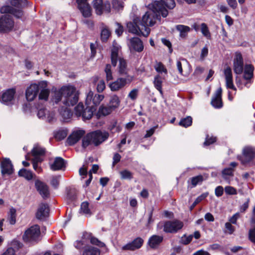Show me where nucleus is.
<instances>
[{
  "mask_svg": "<svg viewBox=\"0 0 255 255\" xmlns=\"http://www.w3.org/2000/svg\"><path fill=\"white\" fill-rule=\"evenodd\" d=\"M128 32L138 35H143L144 29L141 28L139 21L135 19L132 22H129L127 25Z\"/></svg>",
  "mask_w": 255,
  "mask_h": 255,
  "instance_id": "nucleus-12",
  "label": "nucleus"
},
{
  "mask_svg": "<svg viewBox=\"0 0 255 255\" xmlns=\"http://www.w3.org/2000/svg\"><path fill=\"white\" fill-rule=\"evenodd\" d=\"M35 185L37 190L42 198H47L49 197V191L48 187L46 184L39 180H36L35 182Z\"/></svg>",
  "mask_w": 255,
  "mask_h": 255,
  "instance_id": "nucleus-23",
  "label": "nucleus"
},
{
  "mask_svg": "<svg viewBox=\"0 0 255 255\" xmlns=\"http://www.w3.org/2000/svg\"><path fill=\"white\" fill-rule=\"evenodd\" d=\"M104 97L103 95L95 94L92 91H90L87 95L86 104L90 107L96 108L103 100Z\"/></svg>",
  "mask_w": 255,
  "mask_h": 255,
  "instance_id": "nucleus-8",
  "label": "nucleus"
},
{
  "mask_svg": "<svg viewBox=\"0 0 255 255\" xmlns=\"http://www.w3.org/2000/svg\"><path fill=\"white\" fill-rule=\"evenodd\" d=\"M37 109L38 110L37 115L38 118L45 120L49 123L53 122L55 117L54 112H49L45 108H40L38 107Z\"/></svg>",
  "mask_w": 255,
  "mask_h": 255,
  "instance_id": "nucleus-13",
  "label": "nucleus"
},
{
  "mask_svg": "<svg viewBox=\"0 0 255 255\" xmlns=\"http://www.w3.org/2000/svg\"><path fill=\"white\" fill-rule=\"evenodd\" d=\"M32 154L33 156H40L43 155L45 153V149L40 147L36 146L34 147L31 151Z\"/></svg>",
  "mask_w": 255,
  "mask_h": 255,
  "instance_id": "nucleus-50",
  "label": "nucleus"
},
{
  "mask_svg": "<svg viewBox=\"0 0 255 255\" xmlns=\"http://www.w3.org/2000/svg\"><path fill=\"white\" fill-rule=\"evenodd\" d=\"M158 2H153L149 4V10L142 16V19L139 21L141 28L144 29L143 36L147 37L150 33V29L149 26H152L156 22V19H160V14L163 17H166L168 11L159 5Z\"/></svg>",
  "mask_w": 255,
  "mask_h": 255,
  "instance_id": "nucleus-1",
  "label": "nucleus"
},
{
  "mask_svg": "<svg viewBox=\"0 0 255 255\" xmlns=\"http://www.w3.org/2000/svg\"><path fill=\"white\" fill-rule=\"evenodd\" d=\"M193 239V235H190L189 236H186V235H184L181 238L180 242L182 244L184 245H188L192 241Z\"/></svg>",
  "mask_w": 255,
  "mask_h": 255,
  "instance_id": "nucleus-55",
  "label": "nucleus"
},
{
  "mask_svg": "<svg viewBox=\"0 0 255 255\" xmlns=\"http://www.w3.org/2000/svg\"><path fill=\"white\" fill-rule=\"evenodd\" d=\"M111 36V31L109 28L106 26H103L101 31V40L102 42H107Z\"/></svg>",
  "mask_w": 255,
  "mask_h": 255,
  "instance_id": "nucleus-36",
  "label": "nucleus"
},
{
  "mask_svg": "<svg viewBox=\"0 0 255 255\" xmlns=\"http://www.w3.org/2000/svg\"><path fill=\"white\" fill-rule=\"evenodd\" d=\"M121 49V46L116 42H114L113 47L111 49V59L112 65L115 67L118 62L119 58H122L119 55V51Z\"/></svg>",
  "mask_w": 255,
  "mask_h": 255,
  "instance_id": "nucleus-20",
  "label": "nucleus"
},
{
  "mask_svg": "<svg viewBox=\"0 0 255 255\" xmlns=\"http://www.w3.org/2000/svg\"><path fill=\"white\" fill-rule=\"evenodd\" d=\"M47 82L46 81H41L39 82V100L47 101L50 94L49 90L47 88Z\"/></svg>",
  "mask_w": 255,
  "mask_h": 255,
  "instance_id": "nucleus-17",
  "label": "nucleus"
},
{
  "mask_svg": "<svg viewBox=\"0 0 255 255\" xmlns=\"http://www.w3.org/2000/svg\"><path fill=\"white\" fill-rule=\"evenodd\" d=\"M64 92L63 103L67 106H73L78 101V94L76 88L72 86H65L62 87Z\"/></svg>",
  "mask_w": 255,
  "mask_h": 255,
  "instance_id": "nucleus-4",
  "label": "nucleus"
},
{
  "mask_svg": "<svg viewBox=\"0 0 255 255\" xmlns=\"http://www.w3.org/2000/svg\"><path fill=\"white\" fill-rule=\"evenodd\" d=\"M119 64L118 66V73L121 75H128V69L126 61L123 58H119L118 59Z\"/></svg>",
  "mask_w": 255,
  "mask_h": 255,
  "instance_id": "nucleus-28",
  "label": "nucleus"
},
{
  "mask_svg": "<svg viewBox=\"0 0 255 255\" xmlns=\"http://www.w3.org/2000/svg\"><path fill=\"white\" fill-rule=\"evenodd\" d=\"M96 111V108L94 107H90L87 106V107L85 109L82 115L84 120L90 119L93 115V113Z\"/></svg>",
  "mask_w": 255,
  "mask_h": 255,
  "instance_id": "nucleus-37",
  "label": "nucleus"
},
{
  "mask_svg": "<svg viewBox=\"0 0 255 255\" xmlns=\"http://www.w3.org/2000/svg\"><path fill=\"white\" fill-rule=\"evenodd\" d=\"M192 123V119L191 117L188 116L186 118L182 119L180 121L179 125L185 128H187L191 125Z\"/></svg>",
  "mask_w": 255,
  "mask_h": 255,
  "instance_id": "nucleus-46",
  "label": "nucleus"
},
{
  "mask_svg": "<svg viewBox=\"0 0 255 255\" xmlns=\"http://www.w3.org/2000/svg\"><path fill=\"white\" fill-rule=\"evenodd\" d=\"M222 92V88L220 87L216 90L214 95L212 97L211 104L215 108H221L223 106Z\"/></svg>",
  "mask_w": 255,
  "mask_h": 255,
  "instance_id": "nucleus-21",
  "label": "nucleus"
},
{
  "mask_svg": "<svg viewBox=\"0 0 255 255\" xmlns=\"http://www.w3.org/2000/svg\"><path fill=\"white\" fill-rule=\"evenodd\" d=\"M235 231V227L232 226V224H231V223L227 222L225 223V230L224 231V232L225 234H227L229 235H232L234 233Z\"/></svg>",
  "mask_w": 255,
  "mask_h": 255,
  "instance_id": "nucleus-51",
  "label": "nucleus"
},
{
  "mask_svg": "<svg viewBox=\"0 0 255 255\" xmlns=\"http://www.w3.org/2000/svg\"><path fill=\"white\" fill-rule=\"evenodd\" d=\"M129 48L137 52L143 51L144 46L142 41L138 37H133L129 40Z\"/></svg>",
  "mask_w": 255,
  "mask_h": 255,
  "instance_id": "nucleus-22",
  "label": "nucleus"
},
{
  "mask_svg": "<svg viewBox=\"0 0 255 255\" xmlns=\"http://www.w3.org/2000/svg\"><path fill=\"white\" fill-rule=\"evenodd\" d=\"M78 8L84 17H89L92 15V8L89 4L78 7Z\"/></svg>",
  "mask_w": 255,
  "mask_h": 255,
  "instance_id": "nucleus-32",
  "label": "nucleus"
},
{
  "mask_svg": "<svg viewBox=\"0 0 255 255\" xmlns=\"http://www.w3.org/2000/svg\"><path fill=\"white\" fill-rule=\"evenodd\" d=\"M254 67L251 64L246 65L245 67L244 78L246 80H251L254 76Z\"/></svg>",
  "mask_w": 255,
  "mask_h": 255,
  "instance_id": "nucleus-30",
  "label": "nucleus"
},
{
  "mask_svg": "<svg viewBox=\"0 0 255 255\" xmlns=\"http://www.w3.org/2000/svg\"><path fill=\"white\" fill-rule=\"evenodd\" d=\"M83 236L86 238V237H89L90 240V243L94 245L97 246L99 247H104L105 246V244L99 241L97 238L94 237H91V235L89 234L88 233H86L84 235H83Z\"/></svg>",
  "mask_w": 255,
  "mask_h": 255,
  "instance_id": "nucleus-42",
  "label": "nucleus"
},
{
  "mask_svg": "<svg viewBox=\"0 0 255 255\" xmlns=\"http://www.w3.org/2000/svg\"><path fill=\"white\" fill-rule=\"evenodd\" d=\"M86 244V242L84 239L80 241H77L74 243L75 247L78 249L81 250L83 248V246Z\"/></svg>",
  "mask_w": 255,
  "mask_h": 255,
  "instance_id": "nucleus-63",
  "label": "nucleus"
},
{
  "mask_svg": "<svg viewBox=\"0 0 255 255\" xmlns=\"http://www.w3.org/2000/svg\"><path fill=\"white\" fill-rule=\"evenodd\" d=\"M106 88V84L104 80H100L97 86V91L99 93L103 92Z\"/></svg>",
  "mask_w": 255,
  "mask_h": 255,
  "instance_id": "nucleus-57",
  "label": "nucleus"
},
{
  "mask_svg": "<svg viewBox=\"0 0 255 255\" xmlns=\"http://www.w3.org/2000/svg\"><path fill=\"white\" fill-rule=\"evenodd\" d=\"M121 178L123 179H131L132 178V173L128 170H124L120 172Z\"/></svg>",
  "mask_w": 255,
  "mask_h": 255,
  "instance_id": "nucleus-52",
  "label": "nucleus"
},
{
  "mask_svg": "<svg viewBox=\"0 0 255 255\" xmlns=\"http://www.w3.org/2000/svg\"><path fill=\"white\" fill-rule=\"evenodd\" d=\"M120 103L119 97L117 95H114L110 98L109 106L114 111L119 107Z\"/></svg>",
  "mask_w": 255,
  "mask_h": 255,
  "instance_id": "nucleus-33",
  "label": "nucleus"
},
{
  "mask_svg": "<svg viewBox=\"0 0 255 255\" xmlns=\"http://www.w3.org/2000/svg\"><path fill=\"white\" fill-rule=\"evenodd\" d=\"M176 66L178 72L181 75L187 76L190 74L191 72L190 65L186 59H182V61H177Z\"/></svg>",
  "mask_w": 255,
  "mask_h": 255,
  "instance_id": "nucleus-16",
  "label": "nucleus"
},
{
  "mask_svg": "<svg viewBox=\"0 0 255 255\" xmlns=\"http://www.w3.org/2000/svg\"><path fill=\"white\" fill-rule=\"evenodd\" d=\"M153 83L155 88L160 92L161 94H162V80L161 77L159 75H157L156 76H155Z\"/></svg>",
  "mask_w": 255,
  "mask_h": 255,
  "instance_id": "nucleus-44",
  "label": "nucleus"
},
{
  "mask_svg": "<svg viewBox=\"0 0 255 255\" xmlns=\"http://www.w3.org/2000/svg\"><path fill=\"white\" fill-rule=\"evenodd\" d=\"M15 91L14 89H8L1 96V101L3 103L8 105L13 100Z\"/></svg>",
  "mask_w": 255,
  "mask_h": 255,
  "instance_id": "nucleus-27",
  "label": "nucleus"
},
{
  "mask_svg": "<svg viewBox=\"0 0 255 255\" xmlns=\"http://www.w3.org/2000/svg\"><path fill=\"white\" fill-rule=\"evenodd\" d=\"M255 149L251 147H246L243 149V155L239 159L243 164L250 162L254 158Z\"/></svg>",
  "mask_w": 255,
  "mask_h": 255,
  "instance_id": "nucleus-11",
  "label": "nucleus"
},
{
  "mask_svg": "<svg viewBox=\"0 0 255 255\" xmlns=\"http://www.w3.org/2000/svg\"><path fill=\"white\" fill-rule=\"evenodd\" d=\"M16 218V210L14 208H11L9 210L8 220L11 225H13L15 223Z\"/></svg>",
  "mask_w": 255,
  "mask_h": 255,
  "instance_id": "nucleus-48",
  "label": "nucleus"
},
{
  "mask_svg": "<svg viewBox=\"0 0 255 255\" xmlns=\"http://www.w3.org/2000/svg\"><path fill=\"white\" fill-rule=\"evenodd\" d=\"M109 136V133L106 131L97 130L88 133L82 140V146L84 148L89 145L93 144L98 146L107 140Z\"/></svg>",
  "mask_w": 255,
  "mask_h": 255,
  "instance_id": "nucleus-3",
  "label": "nucleus"
},
{
  "mask_svg": "<svg viewBox=\"0 0 255 255\" xmlns=\"http://www.w3.org/2000/svg\"><path fill=\"white\" fill-rule=\"evenodd\" d=\"M203 177L202 175H198L190 178L191 188L195 187L198 184H200L203 181Z\"/></svg>",
  "mask_w": 255,
  "mask_h": 255,
  "instance_id": "nucleus-45",
  "label": "nucleus"
},
{
  "mask_svg": "<svg viewBox=\"0 0 255 255\" xmlns=\"http://www.w3.org/2000/svg\"><path fill=\"white\" fill-rule=\"evenodd\" d=\"M23 241L26 243H36L41 240L40 227L34 225L28 228L22 236Z\"/></svg>",
  "mask_w": 255,
  "mask_h": 255,
  "instance_id": "nucleus-6",
  "label": "nucleus"
},
{
  "mask_svg": "<svg viewBox=\"0 0 255 255\" xmlns=\"http://www.w3.org/2000/svg\"><path fill=\"white\" fill-rule=\"evenodd\" d=\"M0 171L3 176L10 175L14 172V168L11 161L9 158H4L0 163Z\"/></svg>",
  "mask_w": 255,
  "mask_h": 255,
  "instance_id": "nucleus-10",
  "label": "nucleus"
},
{
  "mask_svg": "<svg viewBox=\"0 0 255 255\" xmlns=\"http://www.w3.org/2000/svg\"><path fill=\"white\" fill-rule=\"evenodd\" d=\"M59 113L64 120H67L70 119L72 116V112L69 108L67 107L62 108L60 110Z\"/></svg>",
  "mask_w": 255,
  "mask_h": 255,
  "instance_id": "nucleus-41",
  "label": "nucleus"
},
{
  "mask_svg": "<svg viewBox=\"0 0 255 255\" xmlns=\"http://www.w3.org/2000/svg\"><path fill=\"white\" fill-rule=\"evenodd\" d=\"M39 92V84L30 85L26 90L25 97L28 101H32L37 97Z\"/></svg>",
  "mask_w": 255,
  "mask_h": 255,
  "instance_id": "nucleus-14",
  "label": "nucleus"
},
{
  "mask_svg": "<svg viewBox=\"0 0 255 255\" xmlns=\"http://www.w3.org/2000/svg\"><path fill=\"white\" fill-rule=\"evenodd\" d=\"M156 71L158 73H167V70L164 66L161 63H158L155 66Z\"/></svg>",
  "mask_w": 255,
  "mask_h": 255,
  "instance_id": "nucleus-59",
  "label": "nucleus"
},
{
  "mask_svg": "<svg viewBox=\"0 0 255 255\" xmlns=\"http://www.w3.org/2000/svg\"><path fill=\"white\" fill-rule=\"evenodd\" d=\"M113 110L108 105H101L98 110V114L100 116H106L111 114Z\"/></svg>",
  "mask_w": 255,
  "mask_h": 255,
  "instance_id": "nucleus-40",
  "label": "nucleus"
},
{
  "mask_svg": "<svg viewBox=\"0 0 255 255\" xmlns=\"http://www.w3.org/2000/svg\"><path fill=\"white\" fill-rule=\"evenodd\" d=\"M208 195V193L206 192L202 194L201 195L198 196L194 201L192 205L190 207V210H192L197 204L200 203L201 201L205 199Z\"/></svg>",
  "mask_w": 255,
  "mask_h": 255,
  "instance_id": "nucleus-47",
  "label": "nucleus"
},
{
  "mask_svg": "<svg viewBox=\"0 0 255 255\" xmlns=\"http://www.w3.org/2000/svg\"><path fill=\"white\" fill-rule=\"evenodd\" d=\"M0 11L5 13L0 16V32L6 33L11 31L14 25V22L9 14H13L16 18H21L23 15L22 11L16 9L9 5H5L1 7Z\"/></svg>",
  "mask_w": 255,
  "mask_h": 255,
  "instance_id": "nucleus-2",
  "label": "nucleus"
},
{
  "mask_svg": "<svg viewBox=\"0 0 255 255\" xmlns=\"http://www.w3.org/2000/svg\"><path fill=\"white\" fill-rule=\"evenodd\" d=\"M64 97V92L62 90V87L57 91H55L53 97V101L55 103H58L62 100L63 101Z\"/></svg>",
  "mask_w": 255,
  "mask_h": 255,
  "instance_id": "nucleus-43",
  "label": "nucleus"
},
{
  "mask_svg": "<svg viewBox=\"0 0 255 255\" xmlns=\"http://www.w3.org/2000/svg\"><path fill=\"white\" fill-rule=\"evenodd\" d=\"M133 80V77L127 75L126 77H119L114 82L110 83L109 87L112 92H117L129 84Z\"/></svg>",
  "mask_w": 255,
  "mask_h": 255,
  "instance_id": "nucleus-7",
  "label": "nucleus"
},
{
  "mask_svg": "<svg viewBox=\"0 0 255 255\" xmlns=\"http://www.w3.org/2000/svg\"><path fill=\"white\" fill-rule=\"evenodd\" d=\"M93 5L98 15H101L104 11L109 13L111 10L110 3L107 2L103 4L102 0H94Z\"/></svg>",
  "mask_w": 255,
  "mask_h": 255,
  "instance_id": "nucleus-9",
  "label": "nucleus"
},
{
  "mask_svg": "<svg viewBox=\"0 0 255 255\" xmlns=\"http://www.w3.org/2000/svg\"><path fill=\"white\" fill-rule=\"evenodd\" d=\"M85 131L83 130H79L72 132L68 137L67 142L68 144L72 145L77 142L84 135Z\"/></svg>",
  "mask_w": 255,
  "mask_h": 255,
  "instance_id": "nucleus-24",
  "label": "nucleus"
},
{
  "mask_svg": "<svg viewBox=\"0 0 255 255\" xmlns=\"http://www.w3.org/2000/svg\"><path fill=\"white\" fill-rule=\"evenodd\" d=\"M18 174L19 176L22 177L27 180H31L34 175L31 171L28 170L25 168L20 169L18 171Z\"/></svg>",
  "mask_w": 255,
  "mask_h": 255,
  "instance_id": "nucleus-38",
  "label": "nucleus"
},
{
  "mask_svg": "<svg viewBox=\"0 0 255 255\" xmlns=\"http://www.w3.org/2000/svg\"><path fill=\"white\" fill-rule=\"evenodd\" d=\"M143 243V240L138 237L135 239L131 243H129L122 247L123 250L134 251L141 248Z\"/></svg>",
  "mask_w": 255,
  "mask_h": 255,
  "instance_id": "nucleus-19",
  "label": "nucleus"
},
{
  "mask_svg": "<svg viewBox=\"0 0 255 255\" xmlns=\"http://www.w3.org/2000/svg\"><path fill=\"white\" fill-rule=\"evenodd\" d=\"M122 0H113V7L116 9H120L123 8V3L121 1Z\"/></svg>",
  "mask_w": 255,
  "mask_h": 255,
  "instance_id": "nucleus-61",
  "label": "nucleus"
},
{
  "mask_svg": "<svg viewBox=\"0 0 255 255\" xmlns=\"http://www.w3.org/2000/svg\"><path fill=\"white\" fill-rule=\"evenodd\" d=\"M100 250L92 246L85 247L83 252L82 255H100Z\"/></svg>",
  "mask_w": 255,
  "mask_h": 255,
  "instance_id": "nucleus-31",
  "label": "nucleus"
},
{
  "mask_svg": "<svg viewBox=\"0 0 255 255\" xmlns=\"http://www.w3.org/2000/svg\"><path fill=\"white\" fill-rule=\"evenodd\" d=\"M163 237L153 235L148 240V245L152 249L157 248L163 241Z\"/></svg>",
  "mask_w": 255,
  "mask_h": 255,
  "instance_id": "nucleus-29",
  "label": "nucleus"
},
{
  "mask_svg": "<svg viewBox=\"0 0 255 255\" xmlns=\"http://www.w3.org/2000/svg\"><path fill=\"white\" fill-rule=\"evenodd\" d=\"M233 69L237 74H241L244 70V62L242 56L240 53H236L234 60Z\"/></svg>",
  "mask_w": 255,
  "mask_h": 255,
  "instance_id": "nucleus-15",
  "label": "nucleus"
},
{
  "mask_svg": "<svg viewBox=\"0 0 255 255\" xmlns=\"http://www.w3.org/2000/svg\"><path fill=\"white\" fill-rule=\"evenodd\" d=\"M160 3L159 5L167 9L166 7L169 9H173L175 6L174 0H160V1H155Z\"/></svg>",
  "mask_w": 255,
  "mask_h": 255,
  "instance_id": "nucleus-34",
  "label": "nucleus"
},
{
  "mask_svg": "<svg viewBox=\"0 0 255 255\" xmlns=\"http://www.w3.org/2000/svg\"><path fill=\"white\" fill-rule=\"evenodd\" d=\"M26 2V0H11V4L15 7H20L24 6Z\"/></svg>",
  "mask_w": 255,
  "mask_h": 255,
  "instance_id": "nucleus-56",
  "label": "nucleus"
},
{
  "mask_svg": "<svg viewBox=\"0 0 255 255\" xmlns=\"http://www.w3.org/2000/svg\"><path fill=\"white\" fill-rule=\"evenodd\" d=\"M183 223L178 220L167 221L160 222L157 225L158 229L163 228V231L166 233L174 234L178 232L183 227Z\"/></svg>",
  "mask_w": 255,
  "mask_h": 255,
  "instance_id": "nucleus-5",
  "label": "nucleus"
},
{
  "mask_svg": "<svg viewBox=\"0 0 255 255\" xmlns=\"http://www.w3.org/2000/svg\"><path fill=\"white\" fill-rule=\"evenodd\" d=\"M224 74L226 80V85L227 88L236 91V88L233 84V78L232 69L230 67H227L224 70Z\"/></svg>",
  "mask_w": 255,
  "mask_h": 255,
  "instance_id": "nucleus-18",
  "label": "nucleus"
},
{
  "mask_svg": "<svg viewBox=\"0 0 255 255\" xmlns=\"http://www.w3.org/2000/svg\"><path fill=\"white\" fill-rule=\"evenodd\" d=\"M59 177H60V176H54V177H52V178L51 179V182H50L51 184L55 188H57L59 185Z\"/></svg>",
  "mask_w": 255,
  "mask_h": 255,
  "instance_id": "nucleus-62",
  "label": "nucleus"
},
{
  "mask_svg": "<svg viewBox=\"0 0 255 255\" xmlns=\"http://www.w3.org/2000/svg\"><path fill=\"white\" fill-rule=\"evenodd\" d=\"M201 31L203 35L207 38H210L211 34L207 27V25L205 23H202L201 24Z\"/></svg>",
  "mask_w": 255,
  "mask_h": 255,
  "instance_id": "nucleus-49",
  "label": "nucleus"
},
{
  "mask_svg": "<svg viewBox=\"0 0 255 255\" xmlns=\"http://www.w3.org/2000/svg\"><path fill=\"white\" fill-rule=\"evenodd\" d=\"M105 72L106 74V80L107 81L111 80L113 79V75L111 71V66L110 64H107L105 69Z\"/></svg>",
  "mask_w": 255,
  "mask_h": 255,
  "instance_id": "nucleus-54",
  "label": "nucleus"
},
{
  "mask_svg": "<svg viewBox=\"0 0 255 255\" xmlns=\"http://www.w3.org/2000/svg\"><path fill=\"white\" fill-rule=\"evenodd\" d=\"M234 169L232 167H227L224 169L222 171V177L229 183L231 177L234 176Z\"/></svg>",
  "mask_w": 255,
  "mask_h": 255,
  "instance_id": "nucleus-35",
  "label": "nucleus"
},
{
  "mask_svg": "<svg viewBox=\"0 0 255 255\" xmlns=\"http://www.w3.org/2000/svg\"><path fill=\"white\" fill-rule=\"evenodd\" d=\"M225 192L229 195H235L237 194L236 190L233 187L227 186L225 188Z\"/></svg>",
  "mask_w": 255,
  "mask_h": 255,
  "instance_id": "nucleus-64",
  "label": "nucleus"
},
{
  "mask_svg": "<svg viewBox=\"0 0 255 255\" xmlns=\"http://www.w3.org/2000/svg\"><path fill=\"white\" fill-rule=\"evenodd\" d=\"M49 207L47 204L41 203L39 205L36 214V217L38 219L43 220L48 215Z\"/></svg>",
  "mask_w": 255,
  "mask_h": 255,
  "instance_id": "nucleus-25",
  "label": "nucleus"
},
{
  "mask_svg": "<svg viewBox=\"0 0 255 255\" xmlns=\"http://www.w3.org/2000/svg\"><path fill=\"white\" fill-rule=\"evenodd\" d=\"M176 28L180 32V36L183 38L187 36L188 32L190 30L189 26L184 25H177L176 26Z\"/></svg>",
  "mask_w": 255,
  "mask_h": 255,
  "instance_id": "nucleus-39",
  "label": "nucleus"
},
{
  "mask_svg": "<svg viewBox=\"0 0 255 255\" xmlns=\"http://www.w3.org/2000/svg\"><path fill=\"white\" fill-rule=\"evenodd\" d=\"M84 105L82 103H79L75 108V113L77 117H80L82 115L84 111Z\"/></svg>",
  "mask_w": 255,
  "mask_h": 255,
  "instance_id": "nucleus-53",
  "label": "nucleus"
},
{
  "mask_svg": "<svg viewBox=\"0 0 255 255\" xmlns=\"http://www.w3.org/2000/svg\"><path fill=\"white\" fill-rule=\"evenodd\" d=\"M81 211L84 214H90V211L89 209V203L87 202H84L81 206Z\"/></svg>",
  "mask_w": 255,
  "mask_h": 255,
  "instance_id": "nucleus-58",
  "label": "nucleus"
},
{
  "mask_svg": "<svg viewBox=\"0 0 255 255\" xmlns=\"http://www.w3.org/2000/svg\"><path fill=\"white\" fill-rule=\"evenodd\" d=\"M65 167L66 161L60 157H56L53 162L50 164L51 169L54 171L63 169Z\"/></svg>",
  "mask_w": 255,
  "mask_h": 255,
  "instance_id": "nucleus-26",
  "label": "nucleus"
},
{
  "mask_svg": "<svg viewBox=\"0 0 255 255\" xmlns=\"http://www.w3.org/2000/svg\"><path fill=\"white\" fill-rule=\"evenodd\" d=\"M138 94V90L136 89H132L128 94V97L132 100L136 99Z\"/></svg>",
  "mask_w": 255,
  "mask_h": 255,
  "instance_id": "nucleus-60",
  "label": "nucleus"
}]
</instances>
